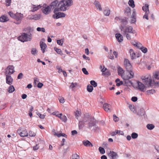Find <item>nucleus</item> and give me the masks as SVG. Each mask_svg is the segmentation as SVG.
Here are the masks:
<instances>
[{
  "mask_svg": "<svg viewBox=\"0 0 159 159\" xmlns=\"http://www.w3.org/2000/svg\"><path fill=\"white\" fill-rule=\"evenodd\" d=\"M37 50L35 48H32L31 49V53L34 56H36L37 54Z\"/></svg>",
  "mask_w": 159,
  "mask_h": 159,
  "instance_id": "52",
  "label": "nucleus"
},
{
  "mask_svg": "<svg viewBox=\"0 0 159 159\" xmlns=\"http://www.w3.org/2000/svg\"><path fill=\"white\" fill-rule=\"evenodd\" d=\"M140 49H141L142 52L144 53H146L148 51L147 49L146 48L143 47V46L140 47Z\"/></svg>",
  "mask_w": 159,
  "mask_h": 159,
  "instance_id": "47",
  "label": "nucleus"
},
{
  "mask_svg": "<svg viewBox=\"0 0 159 159\" xmlns=\"http://www.w3.org/2000/svg\"><path fill=\"white\" fill-rule=\"evenodd\" d=\"M40 45L43 53H44L45 51V49L47 48L46 44L43 42H40Z\"/></svg>",
  "mask_w": 159,
  "mask_h": 159,
  "instance_id": "20",
  "label": "nucleus"
},
{
  "mask_svg": "<svg viewBox=\"0 0 159 159\" xmlns=\"http://www.w3.org/2000/svg\"><path fill=\"white\" fill-rule=\"evenodd\" d=\"M110 13V11L108 7H106V9L103 11V13L105 16H109Z\"/></svg>",
  "mask_w": 159,
  "mask_h": 159,
  "instance_id": "28",
  "label": "nucleus"
},
{
  "mask_svg": "<svg viewBox=\"0 0 159 159\" xmlns=\"http://www.w3.org/2000/svg\"><path fill=\"white\" fill-rule=\"evenodd\" d=\"M138 114V115L140 116H144L145 114L144 109L143 108L140 109V112H139Z\"/></svg>",
  "mask_w": 159,
  "mask_h": 159,
  "instance_id": "38",
  "label": "nucleus"
},
{
  "mask_svg": "<svg viewBox=\"0 0 159 159\" xmlns=\"http://www.w3.org/2000/svg\"><path fill=\"white\" fill-rule=\"evenodd\" d=\"M66 14L62 12H58L53 15L52 17L54 19H58L61 17H65Z\"/></svg>",
  "mask_w": 159,
  "mask_h": 159,
  "instance_id": "12",
  "label": "nucleus"
},
{
  "mask_svg": "<svg viewBox=\"0 0 159 159\" xmlns=\"http://www.w3.org/2000/svg\"><path fill=\"white\" fill-rule=\"evenodd\" d=\"M42 12L45 15H48L51 12V9L48 5L46 4H44L43 6H42L41 9Z\"/></svg>",
  "mask_w": 159,
  "mask_h": 159,
  "instance_id": "5",
  "label": "nucleus"
},
{
  "mask_svg": "<svg viewBox=\"0 0 159 159\" xmlns=\"http://www.w3.org/2000/svg\"><path fill=\"white\" fill-rule=\"evenodd\" d=\"M14 72V67L13 66L9 65L6 69L5 74L10 75L13 74Z\"/></svg>",
  "mask_w": 159,
  "mask_h": 159,
  "instance_id": "10",
  "label": "nucleus"
},
{
  "mask_svg": "<svg viewBox=\"0 0 159 159\" xmlns=\"http://www.w3.org/2000/svg\"><path fill=\"white\" fill-rule=\"evenodd\" d=\"M87 89L88 92H91L93 90V87L92 85L89 84L87 86Z\"/></svg>",
  "mask_w": 159,
  "mask_h": 159,
  "instance_id": "37",
  "label": "nucleus"
},
{
  "mask_svg": "<svg viewBox=\"0 0 159 159\" xmlns=\"http://www.w3.org/2000/svg\"><path fill=\"white\" fill-rule=\"evenodd\" d=\"M128 4L129 6L133 8L135 7L134 2V0H129L128 2Z\"/></svg>",
  "mask_w": 159,
  "mask_h": 159,
  "instance_id": "30",
  "label": "nucleus"
},
{
  "mask_svg": "<svg viewBox=\"0 0 159 159\" xmlns=\"http://www.w3.org/2000/svg\"><path fill=\"white\" fill-rule=\"evenodd\" d=\"M120 28L123 34H126L128 33L134 34L136 33V31L133 30V28L131 26L124 28V26L122 25L120 27Z\"/></svg>",
  "mask_w": 159,
  "mask_h": 159,
  "instance_id": "4",
  "label": "nucleus"
},
{
  "mask_svg": "<svg viewBox=\"0 0 159 159\" xmlns=\"http://www.w3.org/2000/svg\"><path fill=\"white\" fill-rule=\"evenodd\" d=\"M149 13V12L146 11L145 12V15L143 16V19H146L147 20L148 19V14Z\"/></svg>",
  "mask_w": 159,
  "mask_h": 159,
  "instance_id": "51",
  "label": "nucleus"
},
{
  "mask_svg": "<svg viewBox=\"0 0 159 159\" xmlns=\"http://www.w3.org/2000/svg\"><path fill=\"white\" fill-rule=\"evenodd\" d=\"M113 118L115 122H118L119 120V118L115 114L113 115Z\"/></svg>",
  "mask_w": 159,
  "mask_h": 159,
  "instance_id": "53",
  "label": "nucleus"
},
{
  "mask_svg": "<svg viewBox=\"0 0 159 159\" xmlns=\"http://www.w3.org/2000/svg\"><path fill=\"white\" fill-rule=\"evenodd\" d=\"M41 17V15L40 14H35L32 16V19L34 20H38Z\"/></svg>",
  "mask_w": 159,
  "mask_h": 159,
  "instance_id": "31",
  "label": "nucleus"
},
{
  "mask_svg": "<svg viewBox=\"0 0 159 159\" xmlns=\"http://www.w3.org/2000/svg\"><path fill=\"white\" fill-rule=\"evenodd\" d=\"M134 74L133 71H127V73L122 77L124 80H129L134 77Z\"/></svg>",
  "mask_w": 159,
  "mask_h": 159,
  "instance_id": "7",
  "label": "nucleus"
},
{
  "mask_svg": "<svg viewBox=\"0 0 159 159\" xmlns=\"http://www.w3.org/2000/svg\"><path fill=\"white\" fill-rule=\"evenodd\" d=\"M120 23H121V25L120 27L122 25L124 26V28H125V26L128 23L127 20H121Z\"/></svg>",
  "mask_w": 159,
  "mask_h": 159,
  "instance_id": "48",
  "label": "nucleus"
},
{
  "mask_svg": "<svg viewBox=\"0 0 159 159\" xmlns=\"http://www.w3.org/2000/svg\"><path fill=\"white\" fill-rule=\"evenodd\" d=\"M132 11L133 13L131 16V18L132 19H134V20H136V13L135 9H133Z\"/></svg>",
  "mask_w": 159,
  "mask_h": 159,
  "instance_id": "32",
  "label": "nucleus"
},
{
  "mask_svg": "<svg viewBox=\"0 0 159 159\" xmlns=\"http://www.w3.org/2000/svg\"><path fill=\"white\" fill-rule=\"evenodd\" d=\"M153 77L155 79L159 80V71H156L153 75Z\"/></svg>",
  "mask_w": 159,
  "mask_h": 159,
  "instance_id": "42",
  "label": "nucleus"
},
{
  "mask_svg": "<svg viewBox=\"0 0 159 159\" xmlns=\"http://www.w3.org/2000/svg\"><path fill=\"white\" fill-rule=\"evenodd\" d=\"M8 14L11 17L15 19V18H16V17H15L16 13L14 14L12 11H9L8 12Z\"/></svg>",
  "mask_w": 159,
  "mask_h": 159,
  "instance_id": "41",
  "label": "nucleus"
},
{
  "mask_svg": "<svg viewBox=\"0 0 159 159\" xmlns=\"http://www.w3.org/2000/svg\"><path fill=\"white\" fill-rule=\"evenodd\" d=\"M125 84L127 86H130L133 84L131 80H125Z\"/></svg>",
  "mask_w": 159,
  "mask_h": 159,
  "instance_id": "36",
  "label": "nucleus"
},
{
  "mask_svg": "<svg viewBox=\"0 0 159 159\" xmlns=\"http://www.w3.org/2000/svg\"><path fill=\"white\" fill-rule=\"evenodd\" d=\"M154 127V125L152 124H148L147 125V128L149 130L152 129Z\"/></svg>",
  "mask_w": 159,
  "mask_h": 159,
  "instance_id": "40",
  "label": "nucleus"
},
{
  "mask_svg": "<svg viewBox=\"0 0 159 159\" xmlns=\"http://www.w3.org/2000/svg\"><path fill=\"white\" fill-rule=\"evenodd\" d=\"M6 75V83L7 84L11 85L12 84L13 80L10 75L5 74Z\"/></svg>",
  "mask_w": 159,
  "mask_h": 159,
  "instance_id": "13",
  "label": "nucleus"
},
{
  "mask_svg": "<svg viewBox=\"0 0 159 159\" xmlns=\"http://www.w3.org/2000/svg\"><path fill=\"white\" fill-rule=\"evenodd\" d=\"M72 159H80V157L76 154H73L72 155Z\"/></svg>",
  "mask_w": 159,
  "mask_h": 159,
  "instance_id": "55",
  "label": "nucleus"
},
{
  "mask_svg": "<svg viewBox=\"0 0 159 159\" xmlns=\"http://www.w3.org/2000/svg\"><path fill=\"white\" fill-rule=\"evenodd\" d=\"M108 155L110 159H117L119 157L117 153L113 151L108 152Z\"/></svg>",
  "mask_w": 159,
  "mask_h": 159,
  "instance_id": "11",
  "label": "nucleus"
},
{
  "mask_svg": "<svg viewBox=\"0 0 159 159\" xmlns=\"http://www.w3.org/2000/svg\"><path fill=\"white\" fill-rule=\"evenodd\" d=\"M23 74L22 73H20L18 74V75L17 76V79H21L23 78Z\"/></svg>",
  "mask_w": 159,
  "mask_h": 159,
  "instance_id": "64",
  "label": "nucleus"
},
{
  "mask_svg": "<svg viewBox=\"0 0 159 159\" xmlns=\"http://www.w3.org/2000/svg\"><path fill=\"white\" fill-rule=\"evenodd\" d=\"M82 71L83 73L86 75H88L89 74V72L87 71L86 69L85 68H83L82 69Z\"/></svg>",
  "mask_w": 159,
  "mask_h": 159,
  "instance_id": "57",
  "label": "nucleus"
},
{
  "mask_svg": "<svg viewBox=\"0 0 159 159\" xmlns=\"http://www.w3.org/2000/svg\"><path fill=\"white\" fill-rule=\"evenodd\" d=\"M115 82L116 83V85L117 86H119L123 84L122 81H120V80L118 78L116 80Z\"/></svg>",
  "mask_w": 159,
  "mask_h": 159,
  "instance_id": "34",
  "label": "nucleus"
},
{
  "mask_svg": "<svg viewBox=\"0 0 159 159\" xmlns=\"http://www.w3.org/2000/svg\"><path fill=\"white\" fill-rule=\"evenodd\" d=\"M90 83L91 85L94 87H97V83L94 80H91L90 81Z\"/></svg>",
  "mask_w": 159,
  "mask_h": 159,
  "instance_id": "44",
  "label": "nucleus"
},
{
  "mask_svg": "<svg viewBox=\"0 0 159 159\" xmlns=\"http://www.w3.org/2000/svg\"><path fill=\"white\" fill-rule=\"evenodd\" d=\"M63 3L61 6V10L62 11H65L68 9L66 7H69L71 6L73 4L72 0H62L60 1L58 6L60 4Z\"/></svg>",
  "mask_w": 159,
  "mask_h": 159,
  "instance_id": "1",
  "label": "nucleus"
},
{
  "mask_svg": "<svg viewBox=\"0 0 159 159\" xmlns=\"http://www.w3.org/2000/svg\"><path fill=\"white\" fill-rule=\"evenodd\" d=\"M83 143L84 146L86 147H89L90 146L92 147L93 146V144L91 143L88 140L83 141Z\"/></svg>",
  "mask_w": 159,
  "mask_h": 159,
  "instance_id": "26",
  "label": "nucleus"
},
{
  "mask_svg": "<svg viewBox=\"0 0 159 159\" xmlns=\"http://www.w3.org/2000/svg\"><path fill=\"white\" fill-rule=\"evenodd\" d=\"M15 90L14 86L11 85L8 88V91L9 93H12L15 91Z\"/></svg>",
  "mask_w": 159,
  "mask_h": 159,
  "instance_id": "33",
  "label": "nucleus"
},
{
  "mask_svg": "<svg viewBox=\"0 0 159 159\" xmlns=\"http://www.w3.org/2000/svg\"><path fill=\"white\" fill-rule=\"evenodd\" d=\"M141 78L143 83L148 87L149 88L150 86H153V83H152V80L151 76L149 75L142 76Z\"/></svg>",
  "mask_w": 159,
  "mask_h": 159,
  "instance_id": "2",
  "label": "nucleus"
},
{
  "mask_svg": "<svg viewBox=\"0 0 159 159\" xmlns=\"http://www.w3.org/2000/svg\"><path fill=\"white\" fill-rule=\"evenodd\" d=\"M57 43L61 46H62L63 43V41H62V39H60V40H57Z\"/></svg>",
  "mask_w": 159,
  "mask_h": 159,
  "instance_id": "56",
  "label": "nucleus"
},
{
  "mask_svg": "<svg viewBox=\"0 0 159 159\" xmlns=\"http://www.w3.org/2000/svg\"><path fill=\"white\" fill-rule=\"evenodd\" d=\"M60 119L64 122H66L67 121V118L66 116L62 115Z\"/></svg>",
  "mask_w": 159,
  "mask_h": 159,
  "instance_id": "49",
  "label": "nucleus"
},
{
  "mask_svg": "<svg viewBox=\"0 0 159 159\" xmlns=\"http://www.w3.org/2000/svg\"><path fill=\"white\" fill-rule=\"evenodd\" d=\"M116 37L119 42H121L123 40V37L120 34H116Z\"/></svg>",
  "mask_w": 159,
  "mask_h": 159,
  "instance_id": "22",
  "label": "nucleus"
},
{
  "mask_svg": "<svg viewBox=\"0 0 159 159\" xmlns=\"http://www.w3.org/2000/svg\"><path fill=\"white\" fill-rule=\"evenodd\" d=\"M94 4L95 5L96 7L99 11H102V8L101 6L100 3L97 1H95L94 2Z\"/></svg>",
  "mask_w": 159,
  "mask_h": 159,
  "instance_id": "25",
  "label": "nucleus"
},
{
  "mask_svg": "<svg viewBox=\"0 0 159 159\" xmlns=\"http://www.w3.org/2000/svg\"><path fill=\"white\" fill-rule=\"evenodd\" d=\"M59 2L58 0H55L53 2H52L50 4L48 5V6L51 8V9H54L57 6V4H59ZM61 4H60L59 5ZM58 4L57 7H59V6H58Z\"/></svg>",
  "mask_w": 159,
  "mask_h": 159,
  "instance_id": "16",
  "label": "nucleus"
},
{
  "mask_svg": "<svg viewBox=\"0 0 159 159\" xmlns=\"http://www.w3.org/2000/svg\"><path fill=\"white\" fill-rule=\"evenodd\" d=\"M99 129V128L98 126H97L96 125L94 126H93V129L92 130L94 131H95Z\"/></svg>",
  "mask_w": 159,
  "mask_h": 159,
  "instance_id": "62",
  "label": "nucleus"
},
{
  "mask_svg": "<svg viewBox=\"0 0 159 159\" xmlns=\"http://www.w3.org/2000/svg\"><path fill=\"white\" fill-rule=\"evenodd\" d=\"M32 6H33L32 9L31 11L33 12L37 11L40 8H41L42 7V6H41L40 4L38 5L32 4Z\"/></svg>",
  "mask_w": 159,
  "mask_h": 159,
  "instance_id": "19",
  "label": "nucleus"
},
{
  "mask_svg": "<svg viewBox=\"0 0 159 159\" xmlns=\"http://www.w3.org/2000/svg\"><path fill=\"white\" fill-rule=\"evenodd\" d=\"M29 135L30 137H34L35 135V133L33 131H30L29 132Z\"/></svg>",
  "mask_w": 159,
  "mask_h": 159,
  "instance_id": "54",
  "label": "nucleus"
},
{
  "mask_svg": "<svg viewBox=\"0 0 159 159\" xmlns=\"http://www.w3.org/2000/svg\"><path fill=\"white\" fill-rule=\"evenodd\" d=\"M1 19H2V20H9L7 16L5 15L2 16L0 17V20H1Z\"/></svg>",
  "mask_w": 159,
  "mask_h": 159,
  "instance_id": "45",
  "label": "nucleus"
},
{
  "mask_svg": "<svg viewBox=\"0 0 159 159\" xmlns=\"http://www.w3.org/2000/svg\"><path fill=\"white\" fill-rule=\"evenodd\" d=\"M15 17L16 18H15V19L16 20H21L23 17V15L20 13L16 12Z\"/></svg>",
  "mask_w": 159,
  "mask_h": 159,
  "instance_id": "23",
  "label": "nucleus"
},
{
  "mask_svg": "<svg viewBox=\"0 0 159 159\" xmlns=\"http://www.w3.org/2000/svg\"><path fill=\"white\" fill-rule=\"evenodd\" d=\"M17 133L21 137H27L28 136V134L27 131L26 130H18L17 131Z\"/></svg>",
  "mask_w": 159,
  "mask_h": 159,
  "instance_id": "15",
  "label": "nucleus"
},
{
  "mask_svg": "<svg viewBox=\"0 0 159 159\" xmlns=\"http://www.w3.org/2000/svg\"><path fill=\"white\" fill-rule=\"evenodd\" d=\"M31 34L30 33H23L22 35L18 37V39L21 42L29 41L31 40Z\"/></svg>",
  "mask_w": 159,
  "mask_h": 159,
  "instance_id": "3",
  "label": "nucleus"
},
{
  "mask_svg": "<svg viewBox=\"0 0 159 159\" xmlns=\"http://www.w3.org/2000/svg\"><path fill=\"white\" fill-rule=\"evenodd\" d=\"M75 114L76 118L77 119H78V117L80 115V112L78 111H76L75 112Z\"/></svg>",
  "mask_w": 159,
  "mask_h": 159,
  "instance_id": "50",
  "label": "nucleus"
},
{
  "mask_svg": "<svg viewBox=\"0 0 159 159\" xmlns=\"http://www.w3.org/2000/svg\"><path fill=\"white\" fill-rule=\"evenodd\" d=\"M103 108L106 111L110 112L111 111V106L108 103H104L103 105Z\"/></svg>",
  "mask_w": 159,
  "mask_h": 159,
  "instance_id": "18",
  "label": "nucleus"
},
{
  "mask_svg": "<svg viewBox=\"0 0 159 159\" xmlns=\"http://www.w3.org/2000/svg\"><path fill=\"white\" fill-rule=\"evenodd\" d=\"M52 132L55 135L57 136L58 138H59V137H61V136L64 137H65V138H66L67 137V135H66L64 133H59V134H58V133L55 132L54 130L53 131H52Z\"/></svg>",
  "mask_w": 159,
  "mask_h": 159,
  "instance_id": "24",
  "label": "nucleus"
},
{
  "mask_svg": "<svg viewBox=\"0 0 159 159\" xmlns=\"http://www.w3.org/2000/svg\"><path fill=\"white\" fill-rule=\"evenodd\" d=\"M124 64L126 71H133L132 66L130 62L128 59H125Z\"/></svg>",
  "mask_w": 159,
  "mask_h": 159,
  "instance_id": "6",
  "label": "nucleus"
},
{
  "mask_svg": "<svg viewBox=\"0 0 159 159\" xmlns=\"http://www.w3.org/2000/svg\"><path fill=\"white\" fill-rule=\"evenodd\" d=\"M5 2H6V6H9L11 5V0H5Z\"/></svg>",
  "mask_w": 159,
  "mask_h": 159,
  "instance_id": "61",
  "label": "nucleus"
},
{
  "mask_svg": "<svg viewBox=\"0 0 159 159\" xmlns=\"http://www.w3.org/2000/svg\"><path fill=\"white\" fill-rule=\"evenodd\" d=\"M131 137L133 139H136L138 137V134L137 133H135V132H133L131 134Z\"/></svg>",
  "mask_w": 159,
  "mask_h": 159,
  "instance_id": "43",
  "label": "nucleus"
},
{
  "mask_svg": "<svg viewBox=\"0 0 159 159\" xmlns=\"http://www.w3.org/2000/svg\"><path fill=\"white\" fill-rule=\"evenodd\" d=\"M86 119H87V117H85L83 121H80L79 122V129H82L84 125L85 124V123H87V120H86Z\"/></svg>",
  "mask_w": 159,
  "mask_h": 159,
  "instance_id": "17",
  "label": "nucleus"
},
{
  "mask_svg": "<svg viewBox=\"0 0 159 159\" xmlns=\"http://www.w3.org/2000/svg\"><path fill=\"white\" fill-rule=\"evenodd\" d=\"M147 92L149 94H153L155 92V90L154 89H152L147 90Z\"/></svg>",
  "mask_w": 159,
  "mask_h": 159,
  "instance_id": "60",
  "label": "nucleus"
},
{
  "mask_svg": "<svg viewBox=\"0 0 159 159\" xmlns=\"http://www.w3.org/2000/svg\"><path fill=\"white\" fill-rule=\"evenodd\" d=\"M54 50L58 54L60 55H62V52L61 50L59 48H56V47L54 48Z\"/></svg>",
  "mask_w": 159,
  "mask_h": 159,
  "instance_id": "39",
  "label": "nucleus"
},
{
  "mask_svg": "<svg viewBox=\"0 0 159 159\" xmlns=\"http://www.w3.org/2000/svg\"><path fill=\"white\" fill-rule=\"evenodd\" d=\"M124 71L123 69L120 66L118 67V73L119 75L121 77L124 75Z\"/></svg>",
  "mask_w": 159,
  "mask_h": 159,
  "instance_id": "21",
  "label": "nucleus"
},
{
  "mask_svg": "<svg viewBox=\"0 0 159 159\" xmlns=\"http://www.w3.org/2000/svg\"><path fill=\"white\" fill-rule=\"evenodd\" d=\"M124 35H126V38L127 39L129 40H130L131 39V37L129 34L128 33H126V34H123Z\"/></svg>",
  "mask_w": 159,
  "mask_h": 159,
  "instance_id": "58",
  "label": "nucleus"
},
{
  "mask_svg": "<svg viewBox=\"0 0 159 159\" xmlns=\"http://www.w3.org/2000/svg\"><path fill=\"white\" fill-rule=\"evenodd\" d=\"M87 124L88 125V127L91 129L92 127L96 125L95 120L93 118H90L89 119L87 117Z\"/></svg>",
  "mask_w": 159,
  "mask_h": 159,
  "instance_id": "8",
  "label": "nucleus"
},
{
  "mask_svg": "<svg viewBox=\"0 0 159 159\" xmlns=\"http://www.w3.org/2000/svg\"><path fill=\"white\" fill-rule=\"evenodd\" d=\"M152 83H153V86H150V87L153 88H155L159 86V82H155V81L153 80V81H152Z\"/></svg>",
  "mask_w": 159,
  "mask_h": 159,
  "instance_id": "35",
  "label": "nucleus"
},
{
  "mask_svg": "<svg viewBox=\"0 0 159 159\" xmlns=\"http://www.w3.org/2000/svg\"><path fill=\"white\" fill-rule=\"evenodd\" d=\"M37 115L41 119H43L44 118L45 116L39 113H37Z\"/></svg>",
  "mask_w": 159,
  "mask_h": 159,
  "instance_id": "63",
  "label": "nucleus"
},
{
  "mask_svg": "<svg viewBox=\"0 0 159 159\" xmlns=\"http://www.w3.org/2000/svg\"><path fill=\"white\" fill-rule=\"evenodd\" d=\"M131 12V9L129 7H126L124 10V13L127 16L130 15Z\"/></svg>",
  "mask_w": 159,
  "mask_h": 159,
  "instance_id": "27",
  "label": "nucleus"
},
{
  "mask_svg": "<svg viewBox=\"0 0 159 159\" xmlns=\"http://www.w3.org/2000/svg\"><path fill=\"white\" fill-rule=\"evenodd\" d=\"M99 150L101 154H104L105 153V150L104 148L101 147H99Z\"/></svg>",
  "mask_w": 159,
  "mask_h": 159,
  "instance_id": "46",
  "label": "nucleus"
},
{
  "mask_svg": "<svg viewBox=\"0 0 159 159\" xmlns=\"http://www.w3.org/2000/svg\"><path fill=\"white\" fill-rule=\"evenodd\" d=\"M142 10L145 12H146V11L149 12L148 5L147 4H146L143 7Z\"/></svg>",
  "mask_w": 159,
  "mask_h": 159,
  "instance_id": "29",
  "label": "nucleus"
},
{
  "mask_svg": "<svg viewBox=\"0 0 159 159\" xmlns=\"http://www.w3.org/2000/svg\"><path fill=\"white\" fill-rule=\"evenodd\" d=\"M77 85V84L72 83L71 85L69 86V88L70 89H73Z\"/></svg>",
  "mask_w": 159,
  "mask_h": 159,
  "instance_id": "59",
  "label": "nucleus"
},
{
  "mask_svg": "<svg viewBox=\"0 0 159 159\" xmlns=\"http://www.w3.org/2000/svg\"><path fill=\"white\" fill-rule=\"evenodd\" d=\"M129 52L132 60L136 59V58L139 57V56L138 54L137 53L134 52L133 49H130Z\"/></svg>",
  "mask_w": 159,
  "mask_h": 159,
  "instance_id": "14",
  "label": "nucleus"
},
{
  "mask_svg": "<svg viewBox=\"0 0 159 159\" xmlns=\"http://www.w3.org/2000/svg\"><path fill=\"white\" fill-rule=\"evenodd\" d=\"M137 88L139 90L142 92H144L146 90V87L143 83L138 81H137Z\"/></svg>",
  "mask_w": 159,
  "mask_h": 159,
  "instance_id": "9",
  "label": "nucleus"
}]
</instances>
